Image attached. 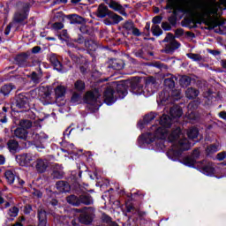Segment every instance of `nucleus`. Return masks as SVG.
<instances>
[{"mask_svg": "<svg viewBox=\"0 0 226 226\" xmlns=\"http://www.w3.org/2000/svg\"><path fill=\"white\" fill-rule=\"evenodd\" d=\"M160 124L162 127L155 129L154 134L151 132H147L142 135L146 144H151V142H154L156 139L160 140L167 139L169 128H170V125L172 124V118H170V117L167 115H162L160 119Z\"/></svg>", "mask_w": 226, "mask_h": 226, "instance_id": "nucleus-3", "label": "nucleus"}, {"mask_svg": "<svg viewBox=\"0 0 226 226\" xmlns=\"http://www.w3.org/2000/svg\"><path fill=\"white\" fill-rule=\"evenodd\" d=\"M16 106L18 109H27L29 107V99L22 94H18L16 97Z\"/></svg>", "mask_w": 226, "mask_h": 226, "instance_id": "nucleus-12", "label": "nucleus"}, {"mask_svg": "<svg viewBox=\"0 0 226 226\" xmlns=\"http://www.w3.org/2000/svg\"><path fill=\"white\" fill-rule=\"evenodd\" d=\"M39 223H47V212L43 209L38 210Z\"/></svg>", "mask_w": 226, "mask_h": 226, "instance_id": "nucleus-31", "label": "nucleus"}, {"mask_svg": "<svg viewBox=\"0 0 226 226\" xmlns=\"http://www.w3.org/2000/svg\"><path fill=\"white\" fill-rule=\"evenodd\" d=\"M162 27L164 31H170V29H172V26H170V24H169L167 22H162Z\"/></svg>", "mask_w": 226, "mask_h": 226, "instance_id": "nucleus-47", "label": "nucleus"}, {"mask_svg": "<svg viewBox=\"0 0 226 226\" xmlns=\"http://www.w3.org/2000/svg\"><path fill=\"white\" fill-rule=\"evenodd\" d=\"M110 10H109V7L107 5L101 4L97 9V17L99 19H105V17L109 16V13H110Z\"/></svg>", "mask_w": 226, "mask_h": 226, "instance_id": "nucleus-17", "label": "nucleus"}, {"mask_svg": "<svg viewBox=\"0 0 226 226\" xmlns=\"http://www.w3.org/2000/svg\"><path fill=\"white\" fill-rule=\"evenodd\" d=\"M184 164L187 167H192V165H195V159L192 156H187L184 159Z\"/></svg>", "mask_w": 226, "mask_h": 226, "instance_id": "nucleus-39", "label": "nucleus"}, {"mask_svg": "<svg viewBox=\"0 0 226 226\" xmlns=\"http://www.w3.org/2000/svg\"><path fill=\"white\" fill-rule=\"evenodd\" d=\"M109 19H105L104 22L108 26H114L116 24H119V22H122L124 20L123 17L117 15L116 12L110 11L108 15Z\"/></svg>", "mask_w": 226, "mask_h": 226, "instance_id": "nucleus-11", "label": "nucleus"}, {"mask_svg": "<svg viewBox=\"0 0 226 226\" xmlns=\"http://www.w3.org/2000/svg\"><path fill=\"white\" fill-rule=\"evenodd\" d=\"M172 96H176V98H181V91L180 90L173 91Z\"/></svg>", "mask_w": 226, "mask_h": 226, "instance_id": "nucleus-57", "label": "nucleus"}, {"mask_svg": "<svg viewBox=\"0 0 226 226\" xmlns=\"http://www.w3.org/2000/svg\"><path fill=\"white\" fill-rule=\"evenodd\" d=\"M218 151V146L217 145H209L207 149L206 153L207 154H215V153H217Z\"/></svg>", "mask_w": 226, "mask_h": 226, "instance_id": "nucleus-38", "label": "nucleus"}, {"mask_svg": "<svg viewBox=\"0 0 226 226\" xmlns=\"http://www.w3.org/2000/svg\"><path fill=\"white\" fill-rule=\"evenodd\" d=\"M185 96L186 98H189V100H193V98H197V96H199V90L189 87L185 91Z\"/></svg>", "mask_w": 226, "mask_h": 226, "instance_id": "nucleus-22", "label": "nucleus"}, {"mask_svg": "<svg viewBox=\"0 0 226 226\" xmlns=\"http://www.w3.org/2000/svg\"><path fill=\"white\" fill-rule=\"evenodd\" d=\"M153 24H160L162 22V17L161 16H155L152 19Z\"/></svg>", "mask_w": 226, "mask_h": 226, "instance_id": "nucleus-50", "label": "nucleus"}, {"mask_svg": "<svg viewBox=\"0 0 226 226\" xmlns=\"http://www.w3.org/2000/svg\"><path fill=\"white\" fill-rule=\"evenodd\" d=\"M197 167H199L200 171L206 176H213V174H215V166L213 165V162L202 161L198 162Z\"/></svg>", "mask_w": 226, "mask_h": 226, "instance_id": "nucleus-8", "label": "nucleus"}, {"mask_svg": "<svg viewBox=\"0 0 226 226\" xmlns=\"http://www.w3.org/2000/svg\"><path fill=\"white\" fill-rule=\"evenodd\" d=\"M74 89L78 91L79 93H82L84 89H86V83L80 79L77 80L74 83Z\"/></svg>", "mask_w": 226, "mask_h": 226, "instance_id": "nucleus-30", "label": "nucleus"}, {"mask_svg": "<svg viewBox=\"0 0 226 226\" xmlns=\"http://www.w3.org/2000/svg\"><path fill=\"white\" fill-rule=\"evenodd\" d=\"M218 10H226V0H213L210 3L200 0H185L182 5L183 13H186L198 24L211 26L212 15H218Z\"/></svg>", "mask_w": 226, "mask_h": 226, "instance_id": "nucleus-1", "label": "nucleus"}, {"mask_svg": "<svg viewBox=\"0 0 226 226\" xmlns=\"http://www.w3.org/2000/svg\"><path fill=\"white\" fill-rule=\"evenodd\" d=\"M221 64H222V68H224V70H226V60H222Z\"/></svg>", "mask_w": 226, "mask_h": 226, "instance_id": "nucleus-64", "label": "nucleus"}, {"mask_svg": "<svg viewBox=\"0 0 226 226\" xmlns=\"http://www.w3.org/2000/svg\"><path fill=\"white\" fill-rule=\"evenodd\" d=\"M200 154V151L199 149H195L192 152V157L195 160V159L199 158Z\"/></svg>", "mask_w": 226, "mask_h": 226, "instance_id": "nucleus-51", "label": "nucleus"}, {"mask_svg": "<svg viewBox=\"0 0 226 226\" xmlns=\"http://www.w3.org/2000/svg\"><path fill=\"white\" fill-rule=\"evenodd\" d=\"M40 50H41V48L40 46H35L32 49V53L38 54L40 53Z\"/></svg>", "mask_w": 226, "mask_h": 226, "instance_id": "nucleus-54", "label": "nucleus"}, {"mask_svg": "<svg viewBox=\"0 0 226 226\" xmlns=\"http://www.w3.org/2000/svg\"><path fill=\"white\" fill-rule=\"evenodd\" d=\"M55 94L56 98H63L66 94V87L64 86H57L55 88Z\"/></svg>", "mask_w": 226, "mask_h": 226, "instance_id": "nucleus-23", "label": "nucleus"}, {"mask_svg": "<svg viewBox=\"0 0 226 226\" xmlns=\"http://www.w3.org/2000/svg\"><path fill=\"white\" fill-rule=\"evenodd\" d=\"M79 31L83 34H86L87 33V26L86 25H82L80 27H79Z\"/></svg>", "mask_w": 226, "mask_h": 226, "instance_id": "nucleus-58", "label": "nucleus"}, {"mask_svg": "<svg viewBox=\"0 0 226 226\" xmlns=\"http://www.w3.org/2000/svg\"><path fill=\"white\" fill-rule=\"evenodd\" d=\"M12 133L14 137H17V139H21L22 140H26L27 139V135H29V132L27 130L18 127L14 131H12Z\"/></svg>", "mask_w": 226, "mask_h": 226, "instance_id": "nucleus-16", "label": "nucleus"}, {"mask_svg": "<svg viewBox=\"0 0 226 226\" xmlns=\"http://www.w3.org/2000/svg\"><path fill=\"white\" fill-rule=\"evenodd\" d=\"M151 29L154 36H162L163 34V31L158 25H153Z\"/></svg>", "mask_w": 226, "mask_h": 226, "instance_id": "nucleus-34", "label": "nucleus"}, {"mask_svg": "<svg viewBox=\"0 0 226 226\" xmlns=\"http://www.w3.org/2000/svg\"><path fill=\"white\" fill-rule=\"evenodd\" d=\"M68 204H72V206H80V198H78L75 195H71L66 198Z\"/></svg>", "mask_w": 226, "mask_h": 226, "instance_id": "nucleus-29", "label": "nucleus"}, {"mask_svg": "<svg viewBox=\"0 0 226 226\" xmlns=\"http://www.w3.org/2000/svg\"><path fill=\"white\" fill-rule=\"evenodd\" d=\"M49 61L51 64H53L55 70H57V72H61V70H63V65L61 64V62H59V59H57V56L56 55H51L49 57Z\"/></svg>", "mask_w": 226, "mask_h": 226, "instance_id": "nucleus-19", "label": "nucleus"}, {"mask_svg": "<svg viewBox=\"0 0 226 226\" xmlns=\"http://www.w3.org/2000/svg\"><path fill=\"white\" fill-rule=\"evenodd\" d=\"M170 114L173 118L181 117L183 116V110L179 107L174 106L170 109Z\"/></svg>", "mask_w": 226, "mask_h": 226, "instance_id": "nucleus-26", "label": "nucleus"}, {"mask_svg": "<svg viewBox=\"0 0 226 226\" xmlns=\"http://www.w3.org/2000/svg\"><path fill=\"white\" fill-rule=\"evenodd\" d=\"M31 56V53H21L16 56V63L20 66V68H27L29 66H33V64H31V60H29V56Z\"/></svg>", "mask_w": 226, "mask_h": 226, "instance_id": "nucleus-9", "label": "nucleus"}, {"mask_svg": "<svg viewBox=\"0 0 226 226\" xmlns=\"http://www.w3.org/2000/svg\"><path fill=\"white\" fill-rule=\"evenodd\" d=\"M20 128H23L24 130H29L31 126H33V123L30 120H21L19 122Z\"/></svg>", "mask_w": 226, "mask_h": 226, "instance_id": "nucleus-37", "label": "nucleus"}, {"mask_svg": "<svg viewBox=\"0 0 226 226\" xmlns=\"http://www.w3.org/2000/svg\"><path fill=\"white\" fill-rule=\"evenodd\" d=\"M10 31H11V25L7 26V27L5 28V31H4L5 36H8V34H10Z\"/></svg>", "mask_w": 226, "mask_h": 226, "instance_id": "nucleus-60", "label": "nucleus"}, {"mask_svg": "<svg viewBox=\"0 0 226 226\" xmlns=\"http://www.w3.org/2000/svg\"><path fill=\"white\" fill-rule=\"evenodd\" d=\"M162 43H165L164 49L162 50V52H165V54H171V52L179 49V42L176 41V38L170 33L162 41Z\"/></svg>", "mask_w": 226, "mask_h": 226, "instance_id": "nucleus-5", "label": "nucleus"}, {"mask_svg": "<svg viewBox=\"0 0 226 226\" xmlns=\"http://www.w3.org/2000/svg\"><path fill=\"white\" fill-rule=\"evenodd\" d=\"M219 117H222V119H226V112L225 111L220 112Z\"/></svg>", "mask_w": 226, "mask_h": 226, "instance_id": "nucleus-63", "label": "nucleus"}, {"mask_svg": "<svg viewBox=\"0 0 226 226\" xmlns=\"http://www.w3.org/2000/svg\"><path fill=\"white\" fill-rule=\"evenodd\" d=\"M177 6V0H167V5L164 10H176Z\"/></svg>", "mask_w": 226, "mask_h": 226, "instance_id": "nucleus-36", "label": "nucleus"}, {"mask_svg": "<svg viewBox=\"0 0 226 226\" xmlns=\"http://www.w3.org/2000/svg\"><path fill=\"white\" fill-rule=\"evenodd\" d=\"M131 31L134 36H140V31L138 28H135V26H133V29Z\"/></svg>", "mask_w": 226, "mask_h": 226, "instance_id": "nucleus-55", "label": "nucleus"}, {"mask_svg": "<svg viewBox=\"0 0 226 226\" xmlns=\"http://www.w3.org/2000/svg\"><path fill=\"white\" fill-rule=\"evenodd\" d=\"M179 84L182 87H188L192 84V79L188 76H183L179 80Z\"/></svg>", "mask_w": 226, "mask_h": 226, "instance_id": "nucleus-32", "label": "nucleus"}, {"mask_svg": "<svg viewBox=\"0 0 226 226\" xmlns=\"http://www.w3.org/2000/svg\"><path fill=\"white\" fill-rule=\"evenodd\" d=\"M107 4L108 6H109L111 10H114V11H118L120 15L126 17V11L123 8V5H121V4L114 0H109V3H107Z\"/></svg>", "mask_w": 226, "mask_h": 226, "instance_id": "nucleus-13", "label": "nucleus"}, {"mask_svg": "<svg viewBox=\"0 0 226 226\" xmlns=\"http://www.w3.org/2000/svg\"><path fill=\"white\" fill-rule=\"evenodd\" d=\"M1 116H3L4 118L0 119V123H7L8 118L6 117V114L1 113Z\"/></svg>", "mask_w": 226, "mask_h": 226, "instance_id": "nucleus-62", "label": "nucleus"}, {"mask_svg": "<svg viewBox=\"0 0 226 226\" xmlns=\"http://www.w3.org/2000/svg\"><path fill=\"white\" fill-rule=\"evenodd\" d=\"M4 163H6V158L4 155L0 154V165H4Z\"/></svg>", "mask_w": 226, "mask_h": 226, "instance_id": "nucleus-59", "label": "nucleus"}, {"mask_svg": "<svg viewBox=\"0 0 226 226\" xmlns=\"http://www.w3.org/2000/svg\"><path fill=\"white\" fill-rule=\"evenodd\" d=\"M187 137L190 140H195L199 137V129L192 127L187 130Z\"/></svg>", "mask_w": 226, "mask_h": 226, "instance_id": "nucleus-24", "label": "nucleus"}, {"mask_svg": "<svg viewBox=\"0 0 226 226\" xmlns=\"http://www.w3.org/2000/svg\"><path fill=\"white\" fill-rule=\"evenodd\" d=\"M187 57L192 59V61H203L202 56L199 54L188 53Z\"/></svg>", "mask_w": 226, "mask_h": 226, "instance_id": "nucleus-42", "label": "nucleus"}, {"mask_svg": "<svg viewBox=\"0 0 226 226\" xmlns=\"http://www.w3.org/2000/svg\"><path fill=\"white\" fill-rule=\"evenodd\" d=\"M132 92L134 93V94H142V93H144V90L140 84H137L136 87H135V85H132Z\"/></svg>", "mask_w": 226, "mask_h": 226, "instance_id": "nucleus-41", "label": "nucleus"}, {"mask_svg": "<svg viewBox=\"0 0 226 226\" xmlns=\"http://www.w3.org/2000/svg\"><path fill=\"white\" fill-rule=\"evenodd\" d=\"M47 134L44 132H40V133H34L33 134V139L34 140V143L36 145L38 144H41V142H43V140H45V139H47Z\"/></svg>", "mask_w": 226, "mask_h": 226, "instance_id": "nucleus-21", "label": "nucleus"}, {"mask_svg": "<svg viewBox=\"0 0 226 226\" xmlns=\"http://www.w3.org/2000/svg\"><path fill=\"white\" fill-rule=\"evenodd\" d=\"M100 96H102V93L100 92V89L95 88L92 91H88L85 94V102L87 103V105H91V107H94V109H96L97 107H100L102 103V100L100 99Z\"/></svg>", "mask_w": 226, "mask_h": 226, "instance_id": "nucleus-4", "label": "nucleus"}, {"mask_svg": "<svg viewBox=\"0 0 226 226\" xmlns=\"http://www.w3.org/2000/svg\"><path fill=\"white\" fill-rule=\"evenodd\" d=\"M216 158H217V160H219V162H222V161L225 160V158H226L225 152H222V153L217 154Z\"/></svg>", "mask_w": 226, "mask_h": 226, "instance_id": "nucleus-48", "label": "nucleus"}, {"mask_svg": "<svg viewBox=\"0 0 226 226\" xmlns=\"http://www.w3.org/2000/svg\"><path fill=\"white\" fill-rule=\"evenodd\" d=\"M62 176H63L62 172H59V171L53 172V177H56V179H61Z\"/></svg>", "mask_w": 226, "mask_h": 226, "instance_id": "nucleus-53", "label": "nucleus"}, {"mask_svg": "<svg viewBox=\"0 0 226 226\" xmlns=\"http://www.w3.org/2000/svg\"><path fill=\"white\" fill-rule=\"evenodd\" d=\"M52 27L55 29V31H61V29L64 27V24L61 22H56L52 25Z\"/></svg>", "mask_w": 226, "mask_h": 226, "instance_id": "nucleus-45", "label": "nucleus"}, {"mask_svg": "<svg viewBox=\"0 0 226 226\" xmlns=\"http://www.w3.org/2000/svg\"><path fill=\"white\" fill-rule=\"evenodd\" d=\"M41 73H36L35 72H33L31 74V80L34 82V84H40L41 82Z\"/></svg>", "mask_w": 226, "mask_h": 226, "instance_id": "nucleus-33", "label": "nucleus"}, {"mask_svg": "<svg viewBox=\"0 0 226 226\" xmlns=\"http://www.w3.org/2000/svg\"><path fill=\"white\" fill-rule=\"evenodd\" d=\"M85 47L87 49V50H90V52H94L96 49H98V44L93 40H88L85 41Z\"/></svg>", "mask_w": 226, "mask_h": 226, "instance_id": "nucleus-28", "label": "nucleus"}, {"mask_svg": "<svg viewBox=\"0 0 226 226\" xmlns=\"http://www.w3.org/2000/svg\"><path fill=\"white\" fill-rule=\"evenodd\" d=\"M164 85L167 87H170V89H172V87H174V86H175L174 79H170V78H168V79H164Z\"/></svg>", "mask_w": 226, "mask_h": 226, "instance_id": "nucleus-44", "label": "nucleus"}, {"mask_svg": "<svg viewBox=\"0 0 226 226\" xmlns=\"http://www.w3.org/2000/svg\"><path fill=\"white\" fill-rule=\"evenodd\" d=\"M61 3L66 4V3H68V0H55L53 2V4H61Z\"/></svg>", "mask_w": 226, "mask_h": 226, "instance_id": "nucleus-61", "label": "nucleus"}, {"mask_svg": "<svg viewBox=\"0 0 226 226\" xmlns=\"http://www.w3.org/2000/svg\"><path fill=\"white\" fill-rule=\"evenodd\" d=\"M49 167V161L43 159H37L35 161V169L40 174H43Z\"/></svg>", "mask_w": 226, "mask_h": 226, "instance_id": "nucleus-15", "label": "nucleus"}, {"mask_svg": "<svg viewBox=\"0 0 226 226\" xmlns=\"http://www.w3.org/2000/svg\"><path fill=\"white\" fill-rule=\"evenodd\" d=\"M123 27L125 29V31H132L133 27H135V25L133 24V21L127 20L124 23Z\"/></svg>", "mask_w": 226, "mask_h": 226, "instance_id": "nucleus-40", "label": "nucleus"}, {"mask_svg": "<svg viewBox=\"0 0 226 226\" xmlns=\"http://www.w3.org/2000/svg\"><path fill=\"white\" fill-rule=\"evenodd\" d=\"M56 189L61 193H66V192H70V184L64 181L56 182Z\"/></svg>", "mask_w": 226, "mask_h": 226, "instance_id": "nucleus-18", "label": "nucleus"}, {"mask_svg": "<svg viewBox=\"0 0 226 226\" xmlns=\"http://www.w3.org/2000/svg\"><path fill=\"white\" fill-rule=\"evenodd\" d=\"M5 178L9 185H13L15 183V171L8 170L4 173Z\"/></svg>", "mask_w": 226, "mask_h": 226, "instance_id": "nucleus-25", "label": "nucleus"}, {"mask_svg": "<svg viewBox=\"0 0 226 226\" xmlns=\"http://www.w3.org/2000/svg\"><path fill=\"white\" fill-rule=\"evenodd\" d=\"M80 204H86V206H89L93 204V198L89 194H82L79 196Z\"/></svg>", "mask_w": 226, "mask_h": 226, "instance_id": "nucleus-27", "label": "nucleus"}, {"mask_svg": "<svg viewBox=\"0 0 226 226\" xmlns=\"http://www.w3.org/2000/svg\"><path fill=\"white\" fill-rule=\"evenodd\" d=\"M27 11H29V4H20L19 10L14 14V22L20 24L27 19Z\"/></svg>", "mask_w": 226, "mask_h": 226, "instance_id": "nucleus-6", "label": "nucleus"}, {"mask_svg": "<svg viewBox=\"0 0 226 226\" xmlns=\"http://www.w3.org/2000/svg\"><path fill=\"white\" fill-rule=\"evenodd\" d=\"M79 100H80V94L74 93L72 94L71 102H72V103H77V102H79Z\"/></svg>", "mask_w": 226, "mask_h": 226, "instance_id": "nucleus-46", "label": "nucleus"}, {"mask_svg": "<svg viewBox=\"0 0 226 226\" xmlns=\"http://www.w3.org/2000/svg\"><path fill=\"white\" fill-rule=\"evenodd\" d=\"M7 147L10 153H17L19 151V142L15 139H10L7 142Z\"/></svg>", "mask_w": 226, "mask_h": 226, "instance_id": "nucleus-20", "label": "nucleus"}, {"mask_svg": "<svg viewBox=\"0 0 226 226\" xmlns=\"http://www.w3.org/2000/svg\"><path fill=\"white\" fill-rule=\"evenodd\" d=\"M12 89H13V86H11V85H4L1 88L0 93L2 94H4V96H6V95L10 94V93H11Z\"/></svg>", "mask_w": 226, "mask_h": 226, "instance_id": "nucleus-35", "label": "nucleus"}, {"mask_svg": "<svg viewBox=\"0 0 226 226\" xmlns=\"http://www.w3.org/2000/svg\"><path fill=\"white\" fill-rule=\"evenodd\" d=\"M16 160H17L18 163L19 165H21V167H26V166L29 165V163H31V162H33V155L24 154L21 155H18L16 157Z\"/></svg>", "mask_w": 226, "mask_h": 226, "instance_id": "nucleus-14", "label": "nucleus"}, {"mask_svg": "<svg viewBox=\"0 0 226 226\" xmlns=\"http://www.w3.org/2000/svg\"><path fill=\"white\" fill-rule=\"evenodd\" d=\"M209 54H212V56H220V54H222V52L218 51V50H213V49H208Z\"/></svg>", "mask_w": 226, "mask_h": 226, "instance_id": "nucleus-56", "label": "nucleus"}, {"mask_svg": "<svg viewBox=\"0 0 226 226\" xmlns=\"http://www.w3.org/2000/svg\"><path fill=\"white\" fill-rule=\"evenodd\" d=\"M9 216H11L12 218H15V216H18L19 215V208L16 207H13L9 209L8 212Z\"/></svg>", "mask_w": 226, "mask_h": 226, "instance_id": "nucleus-43", "label": "nucleus"}, {"mask_svg": "<svg viewBox=\"0 0 226 226\" xmlns=\"http://www.w3.org/2000/svg\"><path fill=\"white\" fill-rule=\"evenodd\" d=\"M63 37H64V38H68V31H67V30H63V31L61 32V34H58L59 40H63Z\"/></svg>", "mask_w": 226, "mask_h": 226, "instance_id": "nucleus-49", "label": "nucleus"}, {"mask_svg": "<svg viewBox=\"0 0 226 226\" xmlns=\"http://www.w3.org/2000/svg\"><path fill=\"white\" fill-rule=\"evenodd\" d=\"M94 218V207H88L86 208V210L80 214L79 215V222L80 223H84L85 225H89L93 222V220Z\"/></svg>", "mask_w": 226, "mask_h": 226, "instance_id": "nucleus-7", "label": "nucleus"}, {"mask_svg": "<svg viewBox=\"0 0 226 226\" xmlns=\"http://www.w3.org/2000/svg\"><path fill=\"white\" fill-rule=\"evenodd\" d=\"M115 101L114 88L111 86L106 87L103 93V102H105L107 105H111V103H114Z\"/></svg>", "mask_w": 226, "mask_h": 226, "instance_id": "nucleus-10", "label": "nucleus"}, {"mask_svg": "<svg viewBox=\"0 0 226 226\" xmlns=\"http://www.w3.org/2000/svg\"><path fill=\"white\" fill-rule=\"evenodd\" d=\"M168 140L170 142H176V140H178L177 143H174L172 145L171 149L168 152V156H171V160H174V158H179L183 151H188V149L195 144L190 143V141L185 138V134L181 132V128L179 127H177L171 132L168 137Z\"/></svg>", "mask_w": 226, "mask_h": 226, "instance_id": "nucleus-2", "label": "nucleus"}, {"mask_svg": "<svg viewBox=\"0 0 226 226\" xmlns=\"http://www.w3.org/2000/svg\"><path fill=\"white\" fill-rule=\"evenodd\" d=\"M176 36H183V34H185V30H183V28H177L175 31Z\"/></svg>", "mask_w": 226, "mask_h": 226, "instance_id": "nucleus-52", "label": "nucleus"}]
</instances>
